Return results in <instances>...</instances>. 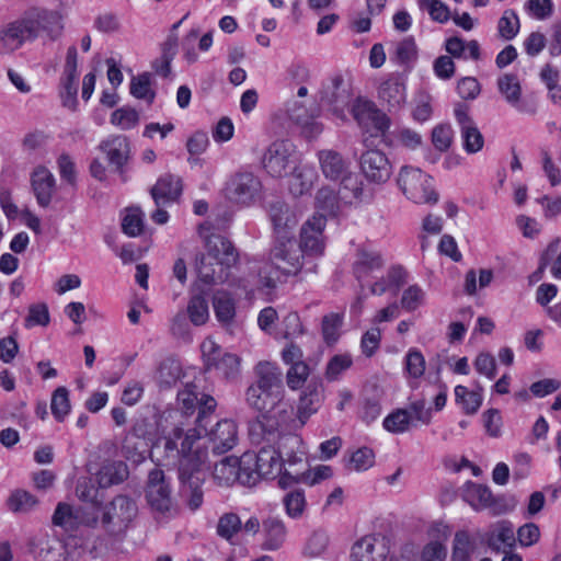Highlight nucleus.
Wrapping results in <instances>:
<instances>
[{"mask_svg":"<svg viewBox=\"0 0 561 561\" xmlns=\"http://www.w3.org/2000/svg\"><path fill=\"white\" fill-rule=\"evenodd\" d=\"M201 432L191 428L184 432L175 427L164 438V449L179 457V478L181 480V497L192 511H197L204 501L202 484L204 478L201 468L207 459V451L199 446Z\"/></svg>","mask_w":561,"mask_h":561,"instance_id":"f257e3e1","label":"nucleus"},{"mask_svg":"<svg viewBox=\"0 0 561 561\" xmlns=\"http://www.w3.org/2000/svg\"><path fill=\"white\" fill-rule=\"evenodd\" d=\"M247 404L257 411L260 416L250 426L249 434L253 443L266 439L274 442L279 436V428L290 417L291 407L285 400V394L265 390L247 388Z\"/></svg>","mask_w":561,"mask_h":561,"instance_id":"f03ea898","label":"nucleus"},{"mask_svg":"<svg viewBox=\"0 0 561 561\" xmlns=\"http://www.w3.org/2000/svg\"><path fill=\"white\" fill-rule=\"evenodd\" d=\"M320 170L327 180L340 182L342 198H358L363 193V183L351 170V162L333 149H323L317 153Z\"/></svg>","mask_w":561,"mask_h":561,"instance_id":"7ed1b4c3","label":"nucleus"},{"mask_svg":"<svg viewBox=\"0 0 561 561\" xmlns=\"http://www.w3.org/2000/svg\"><path fill=\"white\" fill-rule=\"evenodd\" d=\"M257 453H244L242 455L241 484L254 485L261 478H267L282 472L279 451L273 446L275 442H267Z\"/></svg>","mask_w":561,"mask_h":561,"instance_id":"20e7f679","label":"nucleus"},{"mask_svg":"<svg viewBox=\"0 0 561 561\" xmlns=\"http://www.w3.org/2000/svg\"><path fill=\"white\" fill-rule=\"evenodd\" d=\"M397 182L403 194L416 204H435L438 201L432 178L419 168L402 167Z\"/></svg>","mask_w":561,"mask_h":561,"instance_id":"39448f33","label":"nucleus"},{"mask_svg":"<svg viewBox=\"0 0 561 561\" xmlns=\"http://www.w3.org/2000/svg\"><path fill=\"white\" fill-rule=\"evenodd\" d=\"M305 256L294 237L275 238L270 253L271 263L278 273L275 278L296 275L302 268Z\"/></svg>","mask_w":561,"mask_h":561,"instance_id":"423d86ee","label":"nucleus"},{"mask_svg":"<svg viewBox=\"0 0 561 561\" xmlns=\"http://www.w3.org/2000/svg\"><path fill=\"white\" fill-rule=\"evenodd\" d=\"M137 514L138 507L133 499L117 495L105 506L101 523L110 535L118 536L126 531Z\"/></svg>","mask_w":561,"mask_h":561,"instance_id":"0eeeda50","label":"nucleus"},{"mask_svg":"<svg viewBox=\"0 0 561 561\" xmlns=\"http://www.w3.org/2000/svg\"><path fill=\"white\" fill-rule=\"evenodd\" d=\"M146 500L150 508L162 516L171 517L176 514V507L171 495L170 482L161 469H153L148 474Z\"/></svg>","mask_w":561,"mask_h":561,"instance_id":"6e6552de","label":"nucleus"},{"mask_svg":"<svg viewBox=\"0 0 561 561\" xmlns=\"http://www.w3.org/2000/svg\"><path fill=\"white\" fill-rule=\"evenodd\" d=\"M202 352L208 370L215 369L226 379H236L240 375L241 359L238 355L224 353L210 339L202 344Z\"/></svg>","mask_w":561,"mask_h":561,"instance_id":"1a4fd4ad","label":"nucleus"},{"mask_svg":"<svg viewBox=\"0 0 561 561\" xmlns=\"http://www.w3.org/2000/svg\"><path fill=\"white\" fill-rule=\"evenodd\" d=\"M327 217L316 213L301 227L299 248L306 256H321L325 249L323 234Z\"/></svg>","mask_w":561,"mask_h":561,"instance_id":"9d476101","label":"nucleus"},{"mask_svg":"<svg viewBox=\"0 0 561 561\" xmlns=\"http://www.w3.org/2000/svg\"><path fill=\"white\" fill-rule=\"evenodd\" d=\"M263 167L273 178H282L295 163V146L289 140L272 142L263 156Z\"/></svg>","mask_w":561,"mask_h":561,"instance_id":"9b49d317","label":"nucleus"},{"mask_svg":"<svg viewBox=\"0 0 561 561\" xmlns=\"http://www.w3.org/2000/svg\"><path fill=\"white\" fill-rule=\"evenodd\" d=\"M27 41H34V28L24 15L0 27V55L13 54Z\"/></svg>","mask_w":561,"mask_h":561,"instance_id":"f8f14e48","label":"nucleus"},{"mask_svg":"<svg viewBox=\"0 0 561 561\" xmlns=\"http://www.w3.org/2000/svg\"><path fill=\"white\" fill-rule=\"evenodd\" d=\"M261 188V181L251 172L234 174L226 185L229 199L240 204L253 202L260 195Z\"/></svg>","mask_w":561,"mask_h":561,"instance_id":"ddd939ff","label":"nucleus"},{"mask_svg":"<svg viewBox=\"0 0 561 561\" xmlns=\"http://www.w3.org/2000/svg\"><path fill=\"white\" fill-rule=\"evenodd\" d=\"M302 211L285 202L277 201L270 206V218L273 224L275 238L294 237V231Z\"/></svg>","mask_w":561,"mask_h":561,"instance_id":"4468645a","label":"nucleus"},{"mask_svg":"<svg viewBox=\"0 0 561 561\" xmlns=\"http://www.w3.org/2000/svg\"><path fill=\"white\" fill-rule=\"evenodd\" d=\"M208 227L199 225L198 232L205 239L207 259H216L221 265L232 267L239 259V254L230 240L220 234H205Z\"/></svg>","mask_w":561,"mask_h":561,"instance_id":"2eb2a0df","label":"nucleus"},{"mask_svg":"<svg viewBox=\"0 0 561 561\" xmlns=\"http://www.w3.org/2000/svg\"><path fill=\"white\" fill-rule=\"evenodd\" d=\"M178 401L186 414L193 413L198 408L197 424L203 428L205 427L203 424L205 415L213 412L217 405L216 400L211 396L201 393L195 385H186L179 392Z\"/></svg>","mask_w":561,"mask_h":561,"instance_id":"dca6fc26","label":"nucleus"},{"mask_svg":"<svg viewBox=\"0 0 561 561\" xmlns=\"http://www.w3.org/2000/svg\"><path fill=\"white\" fill-rule=\"evenodd\" d=\"M359 164L365 178L373 183H385L392 174V165L388 157L378 149L363 152Z\"/></svg>","mask_w":561,"mask_h":561,"instance_id":"f3484780","label":"nucleus"},{"mask_svg":"<svg viewBox=\"0 0 561 561\" xmlns=\"http://www.w3.org/2000/svg\"><path fill=\"white\" fill-rule=\"evenodd\" d=\"M463 500L477 512L489 511L492 515H501L505 512L502 501L495 497L486 485L468 483Z\"/></svg>","mask_w":561,"mask_h":561,"instance_id":"a211bd4d","label":"nucleus"},{"mask_svg":"<svg viewBox=\"0 0 561 561\" xmlns=\"http://www.w3.org/2000/svg\"><path fill=\"white\" fill-rule=\"evenodd\" d=\"M351 99V85L340 75L334 76L323 85L320 98L321 102L329 105L337 116L343 115V110L348 105Z\"/></svg>","mask_w":561,"mask_h":561,"instance_id":"6ab92c4d","label":"nucleus"},{"mask_svg":"<svg viewBox=\"0 0 561 561\" xmlns=\"http://www.w3.org/2000/svg\"><path fill=\"white\" fill-rule=\"evenodd\" d=\"M25 18L33 23L34 39L39 36L41 32L46 33L53 41L62 33V15L58 11L34 9L25 14Z\"/></svg>","mask_w":561,"mask_h":561,"instance_id":"aec40b11","label":"nucleus"},{"mask_svg":"<svg viewBox=\"0 0 561 561\" xmlns=\"http://www.w3.org/2000/svg\"><path fill=\"white\" fill-rule=\"evenodd\" d=\"M455 117L460 126L463 148L468 153L479 152L484 145V138L468 113L466 105L459 104L455 108Z\"/></svg>","mask_w":561,"mask_h":561,"instance_id":"412c9836","label":"nucleus"},{"mask_svg":"<svg viewBox=\"0 0 561 561\" xmlns=\"http://www.w3.org/2000/svg\"><path fill=\"white\" fill-rule=\"evenodd\" d=\"M99 148L106 154L108 162L115 167L122 181L126 182L127 178L124 173V165L130 156V144L127 137L122 135L110 137L103 140Z\"/></svg>","mask_w":561,"mask_h":561,"instance_id":"4be33fe9","label":"nucleus"},{"mask_svg":"<svg viewBox=\"0 0 561 561\" xmlns=\"http://www.w3.org/2000/svg\"><path fill=\"white\" fill-rule=\"evenodd\" d=\"M214 454L221 455L231 450L238 440V427L232 420H221L208 433Z\"/></svg>","mask_w":561,"mask_h":561,"instance_id":"5701e85b","label":"nucleus"},{"mask_svg":"<svg viewBox=\"0 0 561 561\" xmlns=\"http://www.w3.org/2000/svg\"><path fill=\"white\" fill-rule=\"evenodd\" d=\"M499 92L504 100L519 112L535 114L537 108L535 105H522V85L519 79L514 73H504L496 81Z\"/></svg>","mask_w":561,"mask_h":561,"instance_id":"b1692460","label":"nucleus"},{"mask_svg":"<svg viewBox=\"0 0 561 561\" xmlns=\"http://www.w3.org/2000/svg\"><path fill=\"white\" fill-rule=\"evenodd\" d=\"M230 266L221 265L216 259H207L206 252L195 259V271L201 282L207 285L224 283L229 276Z\"/></svg>","mask_w":561,"mask_h":561,"instance_id":"393cba45","label":"nucleus"},{"mask_svg":"<svg viewBox=\"0 0 561 561\" xmlns=\"http://www.w3.org/2000/svg\"><path fill=\"white\" fill-rule=\"evenodd\" d=\"M255 381L249 388L265 389L285 394L282 371L273 363L260 362L255 368Z\"/></svg>","mask_w":561,"mask_h":561,"instance_id":"a878e982","label":"nucleus"},{"mask_svg":"<svg viewBox=\"0 0 561 561\" xmlns=\"http://www.w3.org/2000/svg\"><path fill=\"white\" fill-rule=\"evenodd\" d=\"M385 559L386 547L374 536L360 538L351 549V561H383Z\"/></svg>","mask_w":561,"mask_h":561,"instance_id":"bb28decb","label":"nucleus"},{"mask_svg":"<svg viewBox=\"0 0 561 561\" xmlns=\"http://www.w3.org/2000/svg\"><path fill=\"white\" fill-rule=\"evenodd\" d=\"M33 192L39 206L47 207L55 192V178L45 167L36 168L31 178Z\"/></svg>","mask_w":561,"mask_h":561,"instance_id":"cd10ccee","label":"nucleus"},{"mask_svg":"<svg viewBox=\"0 0 561 561\" xmlns=\"http://www.w3.org/2000/svg\"><path fill=\"white\" fill-rule=\"evenodd\" d=\"M322 402V387L318 382H309L300 394L297 417L304 425L314 414Z\"/></svg>","mask_w":561,"mask_h":561,"instance_id":"c85d7f7f","label":"nucleus"},{"mask_svg":"<svg viewBox=\"0 0 561 561\" xmlns=\"http://www.w3.org/2000/svg\"><path fill=\"white\" fill-rule=\"evenodd\" d=\"M98 522L95 516L84 519L79 510L75 511L67 503H59L53 515V524L66 530H75L81 524L94 526Z\"/></svg>","mask_w":561,"mask_h":561,"instance_id":"c756f323","label":"nucleus"},{"mask_svg":"<svg viewBox=\"0 0 561 561\" xmlns=\"http://www.w3.org/2000/svg\"><path fill=\"white\" fill-rule=\"evenodd\" d=\"M182 192L181 179L167 174L158 180L150 193L158 207L175 201Z\"/></svg>","mask_w":561,"mask_h":561,"instance_id":"7c9ffc66","label":"nucleus"},{"mask_svg":"<svg viewBox=\"0 0 561 561\" xmlns=\"http://www.w3.org/2000/svg\"><path fill=\"white\" fill-rule=\"evenodd\" d=\"M488 546L495 552H507L515 546V533L510 522L502 520L493 526L486 537Z\"/></svg>","mask_w":561,"mask_h":561,"instance_id":"2f4dec72","label":"nucleus"},{"mask_svg":"<svg viewBox=\"0 0 561 561\" xmlns=\"http://www.w3.org/2000/svg\"><path fill=\"white\" fill-rule=\"evenodd\" d=\"M278 443L277 451H279L280 461L289 466L302 462L305 450L301 439L297 435H280L274 440Z\"/></svg>","mask_w":561,"mask_h":561,"instance_id":"473e14b6","label":"nucleus"},{"mask_svg":"<svg viewBox=\"0 0 561 561\" xmlns=\"http://www.w3.org/2000/svg\"><path fill=\"white\" fill-rule=\"evenodd\" d=\"M318 179L313 167L304 164L296 167L289 180V192L293 196L299 197L311 191Z\"/></svg>","mask_w":561,"mask_h":561,"instance_id":"72a5a7b5","label":"nucleus"},{"mask_svg":"<svg viewBox=\"0 0 561 561\" xmlns=\"http://www.w3.org/2000/svg\"><path fill=\"white\" fill-rule=\"evenodd\" d=\"M242 471V457L237 458L229 456L215 465L214 478L220 485H229L234 481H239L241 483Z\"/></svg>","mask_w":561,"mask_h":561,"instance_id":"f704fd0d","label":"nucleus"},{"mask_svg":"<svg viewBox=\"0 0 561 561\" xmlns=\"http://www.w3.org/2000/svg\"><path fill=\"white\" fill-rule=\"evenodd\" d=\"M379 98L389 110L400 108L407 101L405 85L399 78H390L379 88Z\"/></svg>","mask_w":561,"mask_h":561,"instance_id":"c9c22d12","label":"nucleus"},{"mask_svg":"<svg viewBox=\"0 0 561 561\" xmlns=\"http://www.w3.org/2000/svg\"><path fill=\"white\" fill-rule=\"evenodd\" d=\"M381 254L376 251L359 250L353 271L358 282L365 280L371 273L382 267Z\"/></svg>","mask_w":561,"mask_h":561,"instance_id":"e433bc0d","label":"nucleus"},{"mask_svg":"<svg viewBox=\"0 0 561 561\" xmlns=\"http://www.w3.org/2000/svg\"><path fill=\"white\" fill-rule=\"evenodd\" d=\"M127 476V466L123 461H107L96 472V481L100 488H110L122 483Z\"/></svg>","mask_w":561,"mask_h":561,"instance_id":"4c0bfd02","label":"nucleus"},{"mask_svg":"<svg viewBox=\"0 0 561 561\" xmlns=\"http://www.w3.org/2000/svg\"><path fill=\"white\" fill-rule=\"evenodd\" d=\"M417 59V46L412 36L392 44L390 60L399 66H410Z\"/></svg>","mask_w":561,"mask_h":561,"instance_id":"58836bf2","label":"nucleus"},{"mask_svg":"<svg viewBox=\"0 0 561 561\" xmlns=\"http://www.w3.org/2000/svg\"><path fill=\"white\" fill-rule=\"evenodd\" d=\"M181 376L182 367L180 362L168 357L160 363L156 379L161 388H170L180 380Z\"/></svg>","mask_w":561,"mask_h":561,"instance_id":"ea45409f","label":"nucleus"},{"mask_svg":"<svg viewBox=\"0 0 561 561\" xmlns=\"http://www.w3.org/2000/svg\"><path fill=\"white\" fill-rule=\"evenodd\" d=\"M476 549L477 542L469 533L466 530H459L455 534L451 560L470 561Z\"/></svg>","mask_w":561,"mask_h":561,"instance_id":"a19ab883","label":"nucleus"},{"mask_svg":"<svg viewBox=\"0 0 561 561\" xmlns=\"http://www.w3.org/2000/svg\"><path fill=\"white\" fill-rule=\"evenodd\" d=\"M263 530L266 536L265 547L268 550L278 549L286 538V527L282 519L270 517L263 522Z\"/></svg>","mask_w":561,"mask_h":561,"instance_id":"79ce46f5","label":"nucleus"},{"mask_svg":"<svg viewBox=\"0 0 561 561\" xmlns=\"http://www.w3.org/2000/svg\"><path fill=\"white\" fill-rule=\"evenodd\" d=\"M214 310L217 319L222 323H229L236 314V306L232 297L225 290H217L213 298Z\"/></svg>","mask_w":561,"mask_h":561,"instance_id":"37998d69","label":"nucleus"},{"mask_svg":"<svg viewBox=\"0 0 561 561\" xmlns=\"http://www.w3.org/2000/svg\"><path fill=\"white\" fill-rule=\"evenodd\" d=\"M37 504V499L27 491L15 490L7 500L8 508L18 514L31 512Z\"/></svg>","mask_w":561,"mask_h":561,"instance_id":"c03bdc74","label":"nucleus"},{"mask_svg":"<svg viewBox=\"0 0 561 561\" xmlns=\"http://www.w3.org/2000/svg\"><path fill=\"white\" fill-rule=\"evenodd\" d=\"M283 505L288 517L300 518L307 506L304 490L294 489L288 491L283 497Z\"/></svg>","mask_w":561,"mask_h":561,"instance_id":"a18cd8bd","label":"nucleus"},{"mask_svg":"<svg viewBox=\"0 0 561 561\" xmlns=\"http://www.w3.org/2000/svg\"><path fill=\"white\" fill-rule=\"evenodd\" d=\"M456 402L461 405L466 414H474L482 404V397L479 391H470L465 386L455 388Z\"/></svg>","mask_w":561,"mask_h":561,"instance_id":"49530a36","label":"nucleus"},{"mask_svg":"<svg viewBox=\"0 0 561 561\" xmlns=\"http://www.w3.org/2000/svg\"><path fill=\"white\" fill-rule=\"evenodd\" d=\"M36 557L39 561H66L64 546L48 538L39 541Z\"/></svg>","mask_w":561,"mask_h":561,"instance_id":"de8ad7c7","label":"nucleus"},{"mask_svg":"<svg viewBox=\"0 0 561 561\" xmlns=\"http://www.w3.org/2000/svg\"><path fill=\"white\" fill-rule=\"evenodd\" d=\"M343 319V313L337 312H332L323 317L321 330L327 344H334L339 340Z\"/></svg>","mask_w":561,"mask_h":561,"instance_id":"09e8293b","label":"nucleus"},{"mask_svg":"<svg viewBox=\"0 0 561 561\" xmlns=\"http://www.w3.org/2000/svg\"><path fill=\"white\" fill-rule=\"evenodd\" d=\"M122 229L128 237H137L144 229V213L138 207L126 209V214L122 220Z\"/></svg>","mask_w":561,"mask_h":561,"instance_id":"8fccbe9b","label":"nucleus"},{"mask_svg":"<svg viewBox=\"0 0 561 561\" xmlns=\"http://www.w3.org/2000/svg\"><path fill=\"white\" fill-rule=\"evenodd\" d=\"M329 541V535L325 530L317 529L312 531L304 548L305 556L311 558L320 557L328 549Z\"/></svg>","mask_w":561,"mask_h":561,"instance_id":"3c124183","label":"nucleus"},{"mask_svg":"<svg viewBox=\"0 0 561 561\" xmlns=\"http://www.w3.org/2000/svg\"><path fill=\"white\" fill-rule=\"evenodd\" d=\"M187 313L190 317V320L195 325H202L206 323L209 317L208 311V302L204 295H194L188 305H187Z\"/></svg>","mask_w":561,"mask_h":561,"instance_id":"603ef678","label":"nucleus"},{"mask_svg":"<svg viewBox=\"0 0 561 561\" xmlns=\"http://www.w3.org/2000/svg\"><path fill=\"white\" fill-rule=\"evenodd\" d=\"M383 427L390 433L400 434L409 430L411 415L405 409H398L383 420Z\"/></svg>","mask_w":561,"mask_h":561,"instance_id":"864d4df0","label":"nucleus"},{"mask_svg":"<svg viewBox=\"0 0 561 561\" xmlns=\"http://www.w3.org/2000/svg\"><path fill=\"white\" fill-rule=\"evenodd\" d=\"M242 529L240 517L234 513H226L219 517L217 523V535L231 541L234 535Z\"/></svg>","mask_w":561,"mask_h":561,"instance_id":"5fc2aeb1","label":"nucleus"},{"mask_svg":"<svg viewBox=\"0 0 561 561\" xmlns=\"http://www.w3.org/2000/svg\"><path fill=\"white\" fill-rule=\"evenodd\" d=\"M50 409L54 417L61 422L70 412L69 392L65 387H58L51 396Z\"/></svg>","mask_w":561,"mask_h":561,"instance_id":"6e6d98bb","label":"nucleus"},{"mask_svg":"<svg viewBox=\"0 0 561 561\" xmlns=\"http://www.w3.org/2000/svg\"><path fill=\"white\" fill-rule=\"evenodd\" d=\"M130 93L137 99H144L149 104L154 100V91L151 89L150 76L142 73L137 77H133L130 81Z\"/></svg>","mask_w":561,"mask_h":561,"instance_id":"4d7b16f0","label":"nucleus"},{"mask_svg":"<svg viewBox=\"0 0 561 561\" xmlns=\"http://www.w3.org/2000/svg\"><path fill=\"white\" fill-rule=\"evenodd\" d=\"M497 31L502 38L513 39L519 31V19L513 10L504 11L497 23Z\"/></svg>","mask_w":561,"mask_h":561,"instance_id":"13d9d810","label":"nucleus"},{"mask_svg":"<svg viewBox=\"0 0 561 561\" xmlns=\"http://www.w3.org/2000/svg\"><path fill=\"white\" fill-rule=\"evenodd\" d=\"M310 376V367L307 363L290 366L286 371V383L290 390L302 388Z\"/></svg>","mask_w":561,"mask_h":561,"instance_id":"bf43d9fd","label":"nucleus"},{"mask_svg":"<svg viewBox=\"0 0 561 561\" xmlns=\"http://www.w3.org/2000/svg\"><path fill=\"white\" fill-rule=\"evenodd\" d=\"M139 122V115L131 107H121L111 115V123L123 130L135 127Z\"/></svg>","mask_w":561,"mask_h":561,"instance_id":"052dcab7","label":"nucleus"},{"mask_svg":"<svg viewBox=\"0 0 561 561\" xmlns=\"http://www.w3.org/2000/svg\"><path fill=\"white\" fill-rule=\"evenodd\" d=\"M353 364L352 356L350 354H337L334 355L328 363L325 369V377L328 380L333 381L339 379L342 373L347 370Z\"/></svg>","mask_w":561,"mask_h":561,"instance_id":"680f3d73","label":"nucleus"},{"mask_svg":"<svg viewBox=\"0 0 561 561\" xmlns=\"http://www.w3.org/2000/svg\"><path fill=\"white\" fill-rule=\"evenodd\" d=\"M77 93L78 77L64 76L60 90L62 105L70 110H75L78 104Z\"/></svg>","mask_w":561,"mask_h":561,"instance_id":"e2e57ef3","label":"nucleus"},{"mask_svg":"<svg viewBox=\"0 0 561 561\" xmlns=\"http://www.w3.org/2000/svg\"><path fill=\"white\" fill-rule=\"evenodd\" d=\"M50 321L48 307L45 302L33 304L28 307V313L25 318V327L35 325L46 327Z\"/></svg>","mask_w":561,"mask_h":561,"instance_id":"0e129e2a","label":"nucleus"},{"mask_svg":"<svg viewBox=\"0 0 561 561\" xmlns=\"http://www.w3.org/2000/svg\"><path fill=\"white\" fill-rule=\"evenodd\" d=\"M317 207L328 214H334L339 206V194L329 186L321 187L316 196Z\"/></svg>","mask_w":561,"mask_h":561,"instance_id":"69168bd1","label":"nucleus"},{"mask_svg":"<svg viewBox=\"0 0 561 561\" xmlns=\"http://www.w3.org/2000/svg\"><path fill=\"white\" fill-rule=\"evenodd\" d=\"M376 112L377 108L374 103L363 99H357L352 106V114L356 122L362 126H368L371 115Z\"/></svg>","mask_w":561,"mask_h":561,"instance_id":"338daca9","label":"nucleus"},{"mask_svg":"<svg viewBox=\"0 0 561 561\" xmlns=\"http://www.w3.org/2000/svg\"><path fill=\"white\" fill-rule=\"evenodd\" d=\"M454 131L450 125L440 124L432 131V141L436 149L446 151L453 142Z\"/></svg>","mask_w":561,"mask_h":561,"instance_id":"774afa93","label":"nucleus"}]
</instances>
